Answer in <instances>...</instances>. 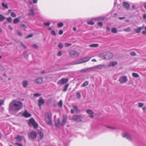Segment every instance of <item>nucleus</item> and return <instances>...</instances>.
I'll return each instance as SVG.
<instances>
[{
    "mask_svg": "<svg viewBox=\"0 0 146 146\" xmlns=\"http://www.w3.org/2000/svg\"><path fill=\"white\" fill-rule=\"evenodd\" d=\"M73 107L75 110V112L77 113L79 112V111L78 110L77 106H73Z\"/></svg>",
    "mask_w": 146,
    "mask_h": 146,
    "instance_id": "obj_32",
    "label": "nucleus"
},
{
    "mask_svg": "<svg viewBox=\"0 0 146 146\" xmlns=\"http://www.w3.org/2000/svg\"><path fill=\"white\" fill-rule=\"evenodd\" d=\"M8 28L10 30H12L13 29V28L12 27H11L10 25L8 26Z\"/></svg>",
    "mask_w": 146,
    "mask_h": 146,
    "instance_id": "obj_63",
    "label": "nucleus"
},
{
    "mask_svg": "<svg viewBox=\"0 0 146 146\" xmlns=\"http://www.w3.org/2000/svg\"><path fill=\"white\" fill-rule=\"evenodd\" d=\"M4 101L3 100H0V106H1L4 103Z\"/></svg>",
    "mask_w": 146,
    "mask_h": 146,
    "instance_id": "obj_57",
    "label": "nucleus"
},
{
    "mask_svg": "<svg viewBox=\"0 0 146 146\" xmlns=\"http://www.w3.org/2000/svg\"><path fill=\"white\" fill-rule=\"evenodd\" d=\"M87 23L88 24L91 25H93L94 24V23L92 21H89L87 22Z\"/></svg>",
    "mask_w": 146,
    "mask_h": 146,
    "instance_id": "obj_49",
    "label": "nucleus"
},
{
    "mask_svg": "<svg viewBox=\"0 0 146 146\" xmlns=\"http://www.w3.org/2000/svg\"><path fill=\"white\" fill-rule=\"evenodd\" d=\"M130 54L131 55L133 56H136V53L134 52H131Z\"/></svg>",
    "mask_w": 146,
    "mask_h": 146,
    "instance_id": "obj_48",
    "label": "nucleus"
},
{
    "mask_svg": "<svg viewBox=\"0 0 146 146\" xmlns=\"http://www.w3.org/2000/svg\"><path fill=\"white\" fill-rule=\"evenodd\" d=\"M44 101L42 97H40L38 100V105L39 107H40L41 106L44 104Z\"/></svg>",
    "mask_w": 146,
    "mask_h": 146,
    "instance_id": "obj_15",
    "label": "nucleus"
},
{
    "mask_svg": "<svg viewBox=\"0 0 146 146\" xmlns=\"http://www.w3.org/2000/svg\"><path fill=\"white\" fill-rule=\"evenodd\" d=\"M127 81V77L125 76H120L118 79V81L121 84L125 83Z\"/></svg>",
    "mask_w": 146,
    "mask_h": 146,
    "instance_id": "obj_6",
    "label": "nucleus"
},
{
    "mask_svg": "<svg viewBox=\"0 0 146 146\" xmlns=\"http://www.w3.org/2000/svg\"><path fill=\"white\" fill-rule=\"evenodd\" d=\"M84 63L83 59H80L76 61L75 62V64H77Z\"/></svg>",
    "mask_w": 146,
    "mask_h": 146,
    "instance_id": "obj_24",
    "label": "nucleus"
},
{
    "mask_svg": "<svg viewBox=\"0 0 146 146\" xmlns=\"http://www.w3.org/2000/svg\"><path fill=\"white\" fill-rule=\"evenodd\" d=\"M69 54L70 56L72 58L77 57L79 55V54L78 52L73 50L70 51L69 52Z\"/></svg>",
    "mask_w": 146,
    "mask_h": 146,
    "instance_id": "obj_7",
    "label": "nucleus"
},
{
    "mask_svg": "<svg viewBox=\"0 0 146 146\" xmlns=\"http://www.w3.org/2000/svg\"><path fill=\"white\" fill-rule=\"evenodd\" d=\"M0 17V22L2 21L5 19V17L1 14Z\"/></svg>",
    "mask_w": 146,
    "mask_h": 146,
    "instance_id": "obj_35",
    "label": "nucleus"
},
{
    "mask_svg": "<svg viewBox=\"0 0 146 146\" xmlns=\"http://www.w3.org/2000/svg\"><path fill=\"white\" fill-rule=\"evenodd\" d=\"M107 127L108 128L112 129H116V127H112L107 126Z\"/></svg>",
    "mask_w": 146,
    "mask_h": 146,
    "instance_id": "obj_56",
    "label": "nucleus"
},
{
    "mask_svg": "<svg viewBox=\"0 0 146 146\" xmlns=\"http://www.w3.org/2000/svg\"><path fill=\"white\" fill-rule=\"evenodd\" d=\"M22 84L23 87L25 88L28 84L29 82L28 81L24 80L22 82Z\"/></svg>",
    "mask_w": 146,
    "mask_h": 146,
    "instance_id": "obj_23",
    "label": "nucleus"
},
{
    "mask_svg": "<svg viewBox=\"0 0 146 146\" xmlns=\"http://www.w3.org/2000/svg\"><path fill=\"white\" fill-rule=\"evenodd\" d=\"M23 108V103L17 99L13 100L9 104V111L10 112H17Z\"/></svg>",
    "mask_w": 146,
    "mask_h": 146,
    "instance_id": "obj_1",
    "label": "nucleus"
},
{
    "mask_svg": "<svg viewBox=\"0 0 146 146\" xmlns=\"http://www.w3.org/2000/svg\"><path fill=\"white\" fill-rule=\"evenodd\" d=\"M69 84H66L64 86V88L63 89V91L65 92L67 90L68 88V87Z\"/></svg>",
    "mask_w": 146,
    "mask_h": 146,
    "instance_id": "obj_29",
    "label": "nucleus"
},
{
    "mask_svg": "<svg viewBox=\"0 0 146 146\" xmlns=\"http://www.w3.org/2000/svg\"><path fill=\"white\" fill-rule=\"evenodd\" d=\"M76 95L78 99H80V98L81 96L80 93L77 92L76 93Z\"/></svg>",
    "mask_w": 146,
    "mask_h": 146,
    "instance_id": "obj_39",
    "label": "nucleus"
},
{
    "mask_svg": "<svg viewBox=\"0 0 146 146\" xmlns=\"http://www.w3.org/2000/svg\"><path fill=\"white\" fill-rule=\"evenodd\" d=\"M33 36V35H29L28 36H27L26 37V38H31V37H32Z\"/></svg>",
    "mask_w": 146,
    "mask_h": 146,
    "instance_id": "obj_58",
    "label": "nucleus"
},
{
    "mask_svg": "<svg viewBox=\"0 0 146 146\" xmlns=\"http://www.w3.org/2000/svg\"><path fill=\"white\" fill-rule=\"evenodd\" d=\"M51 117L52 115L50 113L47 112L45 113V122L48 124L50 125H52Z\"/></svg>",
    "mask_w": 146,
    "mask_h": 146,
    "instance_id": "obj_2",
    "label": "nucleus"
},
{
    "mask_svg": "<svg viewBox=\"0 0 146 146\" xmlns=\"http://www.w3.org/2000/svg\"><path fill=\"white\" fill-rule=\"evenodd\" d=\"M123 30L126 32H129L130 30V27H128L127 28L124 29H123Z\"/></svg>",
    "mask_w": 146,
    "mask_h": 146,
    "instance_id": "obj_41",
    "label": "nucleus"
},
{
    "mask_svg": "<svg viewBox=\"0 0 146 146\" xmlns=\"http://www.w3.org/2000/svg\"><path fill=\"white\" fill-rule=\"evenodd\" d=\"M12 18L11 17H8L7 18V20L9 23H11L12 21Z\"/></svg>",
    "mask_w": 146,
    "mask_h": 146,
    "instance_id": "obj_42",
    "label": "nucleus"
},
{
    "mask_svg": "<svg viewBox=\"0 0 146 146\" xmlns=\"http://www.w3.org/2000/svg\"><path fill=\"white\" fill-rule=\"evenodd\" d=\"M101 57L103 59L109 60L113 57L112 54L109 52H104L101 54L100 55Z\"/></svg>",
    "mask_w": 146,
    "mask_h": 146,
    "instance_id": "obj_3",
    "label": "nucleus"
},
{
    "mask_svg": "<svg viewBox=\"0 0 146 146\" xmlns=\"http://www.w3.org/2000/svg\"><path fill=\"white\" fill-rule=\"evenodd\" d=\"M20 27L21 28H23L24 29H26L27 27L24 24H21L20 25Z\"/></svg>",
    "mask_w": 146,
    "mask_h": 146,
    "instance_id": "obj_51",
    "label": "nucleus"
},
{
    "mask_svg": "<svg viewBox=\"0 0 146 146\" xmlns=\"http://www.w3.org/2000/svg\"><path fill=\"white\" fill-rule=\"evenodd\" d=\"M63 32L62 30H60L59 31L58 33L59 35H61L63 34Z\"/></svg>",
    "mask_w": 146,
    "mask_h": 146,
    "instance_id": "obj_61",
    "label": "nucleus"
},
{
    "mask_svg": "<svg viewBox=\"0 0 146 146\" xmlns=\"http://www.w3.org/2000/svg\"><path fill=\"white\" fill-rule=\"evenodd\" d=\"M132 75L135 78H138L139 77V75L137 73H133Z\"/></svg>",
    "mask_w": 146,
    "mask_h": 146,
    "instance_id": "obj_36",
    "label": "nucleus"
},
{
    "mask_svg": "<svg viewBox=\"0 0 146 146\" xmlns=\"http://www.w3.org/2000/svg\"><path fill=\"white\" fill-rule=\"evenodd\" d=\"M86 112L89 115V116L90 118H93L94 117V112L90 109H88L86 110Z\"/></svg>",
    "mask_w": 146,
    "mask_h": 146,
    "instance_id": "obj_10",
    "label": "nucleus"
},
{
    "mask_svg": "<svg viewBox=\"0 0 146 146\" xmlns=\"http://www.w3.org/2000/svg\"><path fill=\"white\" fill-rule=\"evenodd\" d=\"M15 145H17L18 146H23V145L21 143H15Z\"/></svg>",
    "mask_w": 146,
    "mask_h": 146,
    "instance_id": "obj_60",
    "label": "nucleus"
},
{
    "mask_svg": "<svg viewBox=\"0 0 146 146\" xmlns=\"http://www.w3.org/2000/svg\"><path fill=\"white\" fill-rule=\"evenodd\" d=\"M58 105L61 107H62V100H60L58 103Z\"/></svg>",
    "mask_w": 146,
    "mask_h": 146,
    "instance_id": "obj_40",
    "label": "nucleus"
},
{
    "mask_svg": "<svg viewBox=\"0 0 146 146\" xmlns=\"http://www.w3.org/2000/svg\"><path fill=\"white\" fill-rule=\"evenodd\" d=\"M43 81V78L42 77L38 78L35 81V82L36 84H39L41 83Z\"/></svg>",
    "mask_w": 146,
    "mask_h": 146,
    "instance_id": "obj_16",
    "label": "nucleus"
},
{
    "mask_svg": "<svg viewBox=\"0 0 146 146\" xmlns=\"http://www.w3.org/2000/svg\"><path fill=\"white\" fill-rule=\"evenodd\" d=\"M17 34L20 36H22V35L20 32L19 31H17Z\"/></svg>",
    "mask_w": 146,
    "mask_h": 146,
    "instance_id": "obj_59",
    "label": "nucleus"
},
{
    "mask_svg": "<svg viewBox=\"0 0 146 146\" xmlns=\"http://www.w3.org/2000/svg\"><path fill=\"white\" fill-rule=\"evenodd\" d=\"M40 95H41L40 94H39L38 93H36L35 94H34V96L35 97H36L39 96Z\"/></svg>",
    "mask_w": 146,
    "mask_h": 146,
    "instance_id": "obj_52",
    "label": "nucleus"
},
{
    "mask_svg": "<svg viewBox=\"0 0 146 146\" xmlns=\"http://www.w3.org/2000/svg\"><path fill=\"white\" fill-rule=\"evenodd\" d=\"M144 29V25L143 27H139L137 29H134V31L136 33H139L141 32V30Z\"/></svg>",
    "mask_w": 146,
    "mask_h": 146,
    "instance_id": "obj_14",
    "label": "nucleus"
},
{
    "mask_svg": "<svg viewBox=\"0 0 146 146\" xmlns=\"http://www.w3.org/2000/svg\"><path fill=\"white\" fill-rule=\"evenodd\" d=\"M15 139L18 141H21L22 139V137L19 135H17L15 137Z\"/></svg>",
    "mask_w": 146,
    "mask_h": 146,
    "instance_id": "obj_19",
    "label": "nucleus"
},
{
    "mask_svg": "<svg viewBox=\"0 0 146 146\" xmlns=\"http://www.w3.org/2000/svg\"><path fill=\"white\" fill-rule=\"evenodd\" d=\"M62 55V52L61 51H59L57 53V56H61Z\"/></svg>",
    "mask_w": 146,
    "mask_h": 146,
    "instance_id": "obj_53",
    "label": "nucleus"
},
{
    "mask_svg": "<svg viewBox=\"0 0 146 146\" xmlns=\"http://www.w3.org/2000/svg\"><path fill=\"white\" fill-rule=\"evenodd\" d=\"M21 18V17H18L17 18H15L13 20V23L14 24H16L17 23L19 22Z\"/></svg>",
    "mask_w": 146,
    "mask_h": 146,
    "instance_id": "obj_25",
    "label": "nucleus"
},
{
    "mask_svg": "<svg viewBox=\"0 0 146 146\" xmlns=\"http://www.w3.org/2000/svg\"><path fill=\"white\" fill-rule=\"evenodd\" d=\"M5 69V68L4 66L0 64V71H3Z\"/></svg>",
    "mask_w": 146,
    "mask_h": 146,
    "instance_id": "obj_37",
    "label": "nucleus"
},
{
    "mask_svg": "<svg viewBox=\"0 0 146 146\" xmlns=\"http://www.w3.org/2000/svg\"><path fill=\"white\" fill-rule=\"evenodd\" d=\"M72 118L73 120L76 122H80L82 121V117L80 115H74Z\"/></svg>",
    "mask_w": 146,
    "mask_h": 146,
    "instance_id": "obj_8",
    "label": "nucleus"
},
{
    "mask_svg": "<svg viewBox=\"0 0 146 146\" xmlns=\"http://www.w3.org/2000/svg\"><path fill=\"white\" fill-rule=\"evenodd\" d=\"M72 44L70 43H65V46L69 47L71 46Z\"/></svg>",
    "mask_w": 146,
    "mask_h": 146,
    "instance_id": "obj_43",
    "label": "nucleus"
},
{
    "mask_svg": "<svg viewBox=\"0 0 146 146\" xmlns=\"http://www.w3.org/2000/svg\"><path fill=\"white\" fill-rule=\"evenodd\" d=\"M68 80V78H62L57 82V84L60 85L66 83Z\"/></svg>",
    "mask_w": 146,
    "mask_h": 146,
    "instance_id": "obj_9",
    "label": "nucleus"
},
{
    "mask_svg": "<svg viewBox=\"0 0 146 146\" xmlns=\"http://www.w3.org/2000/svg\"><path fill=\"white\" fill-rule=\"evenodd\" d=\"M32 46L33 48L36 49L38 48V46L35 44H34L32 45Z\"/></svg>",
    "mask_w": 146,
    "mask_h": 146,
    "instance_id": "obj_50",
    "label": "nucleus"
},
{
    "mask_svg": "<svg viewBox=\"0 0 146 146\" xmlns=\"http://www.w3.org/2000/svg\"><path fill=\"white\" fill-rule=\"evenodd\" d=\"M29 124L31 126H33L35 128H36L38 125V124L35 122L34 119L33 118L29 120Z\"/></svg>",
    "mask_w": 146,
    "mask_h": 146,
    "instance_id": "obj_5",
    "label": "nucleus"
},
{
    "mask_svg": "<svg viewBox=\"0 0 146 146\" xmlns=\"http://www.w3.org/2000/svg\"><path fill=\"white\" fill-rule=\"evenodd\" d=\"M88 84V82L87 81H85L81 85V87H84L87 86Z\"/></svg>",
    "mask_w": 146,
    "mask_h": 146,
    "instance_id": "obj_33",
    "label": "nucleus"
},
{
    "mask_svg": "<svg viewBox=\"0 0 146 146\" xmlns=\"http://www.w3.org/2000/svg\"><path fill=\"white\" fill-rule=\"evenodd\" d=\"M51 33L54 36H55L56 35V33L54 31H51Z\"/></svg>",
    "mask_w": 146,
    "mask_h": 146,
    "instance_id": "obj_55",
    "label": "nucleus"
},
{
    "mask_svg": "<svg viewBox=\"0 0 146 146\" xmlns=\"http://www.w3.org/2000/svg\"><path fill=\"white\" fill-rule=\"evenodd\" d=\"M92 68H92V67H91L89 68L82 69L81 70L80 72L81 73H84L87 72L89 71L90 70H92Z\"/></svg>",
    "mask_w": 146,
    "mask_h": 146,
    "instance_id": "obj_17",
    "label": "nucleus"
},
{
    "mask_svg": "<svg viewBox=\"0 0 146 146\" xmlns=\"http://www.w3.org/2000/svg\"><path fill=\"white\" fill-rule=\"evenodd\" d=\"M122 137L126 138L130 141H133V138L132 135L129 133L127 132H124L121 134Z\"/></svg>",
    "mask_w": 146,
    "mask_h": 146,
    "instance_id": "obj_4",
    "label": "nucleus"
},
{
    "mask_svg": "<svg viewBox=\"0 0 146 146\" xmlns=\"http://www.w3.org/2000/svg\"><path fill=\"white\" fill-rule=\"evenodd\" d=\"M122 5L123 7L126 9H127L129 7V4L128 3L125 2H123Z\"/></svg>",
    "mask_w": 146,
    "mask_h": 146,
    "instance_id": "obj_26",
    "label": "nucleus"
},
{
    "mask_svg": "<svg viewBox=\"0 0 146 146\" xmlns=\"http://www.w3.org/2000/svg\"><path fill=\"white\" fill-rule=\"evenodd\" d=\"M58 26L59 27H62L63 26V24L62 23H60L58 24Z\"/></svg>",
    "mask_w": 146,
    "mask_h": 146,
    "instance_id": "obj_44",
    "label": "nucleus"
},
{
    "mask_svg": "<svg viewBox=\"0 0 146 146\" xmlns=\"http://www.w3.org/2000/svg\"><path fill=\"white\" fill-rule=\"evenodd\" d=\"M21 46L25 48H27L26 46L23 44L22 43H21Z\"/></svg>",
    "mask_w": 146,
    "mask_h": 146,
    "instance_id": "obj_62",
    "label": "nucleus"
},
{
    "mask_svg": "<svg viewBox=\"0 0 146 146\" xmlns=\"http://www.w3.org/2000/svg\"><path fill=\"white\" fill-rule=\"evenodd\" d=\"M60 124V120L58 118L55 121V125L56 126H58Z\"/></svg>",
    "mask_w": 146,
    "mask_h": 146,
    "instance_id": "obj_28",
    "label": "nucleus"
},
{
    "mask_svg": "<svg viewBox=\"0 0 146 146\" xmlns=\"http://www.w3.org/2000/svg\"><path fill=\"white\" fill-rule=\"evenodd\" d=\"M98 46L97 44H93L89 45V46L91 47H97Z\"/></svg>",
    "mask_w": 146,
    "mask_h": 146,
    "instance_id": "obj_30",
    "label": "nucleus"
},
{
    "mask_svg": "<svg viewBox=\"0 0 146 146\" xmlns=\"http://www.w3.org/2000/svg\"><path fill=\"white\" fill-rule=\"evenodd\" d=\"M91 58V57H87L83 58V60L84 62H86L88 61Z\"/></svg>",
    "mask_w": 146,
    "mask_h": 146,
    "instance_id": "obj_27",
    "label": "nucleus"
},
{
    "mask_svg": "<svg viewBox=\"0 0 146 146\" xmlns=\"http://www.w3.org/2000/svg\"><path fill=\"white\" fill-rule=\"evenodd\" d=\"M58 46L61 49L63 46V45L62 43H60L59 44Z\"/></svg>",
    "mask_w": 146,
    "mask_h": 146,
    "instance_id": "obj_45",
    "label": "nucleus"
},
{
    "mask_svg": "<svg viewBox=\"0 0 146 146\" xmlns=\"http://www.w3.org/2000/svg\"><path fill=\"white\" fill-rule=\"evenodd\" d=\"M43 24L45 26H48L50 25V22H48L47 23H44Z\"/></svg>",
    "mask_w": 146,
    "mask_h": 146,
    "instance_id": "obj_46",
    "label": "nucleus"
},
{
    "mask_svg": "<svg viewBox=\"0 0 146 146\" xmlns=\"http://www.w3.org/2000/svg\"><path fill=\"white\" fill-rule=\"evenodd\" d=\"M143 18L144 19H145L146 18V14H145L143 15Z\"/></svg>",
    "mask_w": 146,
    "mask_h": 146,
    "instance_id": "obj_64",
    "label": "nucleus"
},
{
    "mask_svg": "<svg viewBox=\"0 0 146 146\" xmlns=\"http://www.w3.org/2000/svg\"><path fill=\"white\" fill-rule=\"evenodd\" d=\"M37 132L38 135L40 136V138L42 139L44 135L43 133L40 130H38Z\"/></svg>",
    "mask_w": 146,
    "mask_h": 146,
    "instance_id": "obj_22",
    "label": "nucleus"
},
{
    "mask_svg": "<svg viewBox=\"0 0 146 146\" xmlns=\"http://www.w3.org/2000/svg\"><path fill=\"white\" fill-rule=\"evenodd\" d=\"M29 13L28 15L29 16H33L34 15V12L33 9H30L29 10Z\"/></svg>",
    "mask_w": 146,
    "mask_h": 146,
    "instance_id": "obj_21",
    "label": "nucleus"
},
{
    "mask_svg": "<svg viewBox=\"0 0 146 146\" xmlns=\"http://www.w3.org/2000/svg\"><path fill=\"white\" fill-rule=\"evenodd\" d=\"M144 106V104L143 103H139L138 104V106L139 107H143Z\"/></svg>",
    "mask_w": 146,
    "mask_h": 146,
    "instance_id": "obj_47",
    "label": "nucleus"
},
{
    "mask_svg": "<svg viewBox=\"0 0 146 146\" xmlns=\"http://www.w3.org/2000/svg\"><path fill=\"white\" fill-rule=\"evenodd\" d=\"M98 24L99 26L102 27L103 25V24L102 22H99L98 23Z\"/></svg>",
    "mask_w": 146,
    "mask_h": 146,
    "instance_id": "obj_54",
    "label": "nucleus"
},
{
    "mask_svg": "<svg viewBox=\"0 0 146 146\" xmlns=\"http://www.w3.org/2000/svg\"><path fill=\"white\" fill-rule=\"evenodd\" d=\"M117 64V62H113L111 61L108 65V66L109 67L111 66H114Z\"/></svg>",
    "mask_w": 146,
    "mask_h": 146,
    "instance_id": "obj_20",
    "label": "nucleus"
},
{
    "mask_svg": "<svg viewBox=\"0 0 146 146\" xmlns=\"http://www.w3.org/2000/svg\"><path fill=\"white\" fill-rule=\"evenodd\" d=\"M111 31L113 33H116L117 32V30L115 28H113L112 29Z\"/></svg>",
    "mask_w": 146,
    "mask_h": 146,
    "instance_id": "obj_34",
    "label": "nucleus"
},
{
    "mask_svg": "<svg viewBox=\"0 0 146 146\" xmlns=\"http://www.w3.org/2000/svg\"><path fill=\"white\" fill-rule=\"evenodd\" d=\"M37 136V134L36 132L35 131H32L30 133V136L29 137H31V138L34 139L36 138Z\"/></svg>",
    "mask_w": 146,
    "mask_h": 146,
    "instance_id": "obj_12",
    "label": "nucleus"
},
{
    "mask_svg": "<svg viewBox=\"0 0 146 146\" xmlns=\"http://www.w3.org/2000/svg\"><path fill=\"white\" fill-rule=\"evenodd\" d=\"M23 115L25 117H30L31 116V114L28 113L27 110H25L23 113Z\"/></svg>",
    "mask_w": 146,
    "mask_h": 146,
    "instance_id": "obj_18",
    "label": "nucleus"
},
{
    "mask_svg": "<svg viewBox=\"0 0 146 146\" xmlns=\"http://www.w3.org/2000/svg\"><path fill=\"white\" fill-rule=\"evenodd\" d=\"M10 15L12 17H15L17 16L16 15L15 13L13 12H11V13Z\"/></svg>",
    "mask_w": 146,
    "mask_h": 146,
    "instance_id": "obj_38",
    "label": "nucleus"
},
{
    "mask_svg": "<svg viewBox=\"0 0 146 146\" xmlns=\"http://www.w3.org/2000/svg\"><path fill=\"white\" fill-rule=\"evenodd\" d=\"M1 5L3 7L6 9H7L8 8L7 5L4 2L2 3Z\"/></svg>",
    "mask_w": 146,
    "mask_h": 146,
    "instance_id": "obj_31",
    "label": "nucleus"
},
{
    "mask_svg": "<svg viewBox=\"0 0 146 146\" xmlns=\"http://www.w3.org/2000/svg\"><path fill=\"white\" fill-rule=\"evenodd\" d=\"M67 115H65L63 116L62 120L61 123L62 126H64L65 125L67 121Z\"/></svg>",
    "mask_w": 146,
    "mask_h": 146,
    "instance_id": "obj_13",
    "label": "nucleus"
},
{
    "mask_svg": "<svg viewBox=\"0 0 146 146\" xmlns=\"http://www.w3.org/2000/svg\"><path fill=\"white\" fill-rule=\"evenodd\" d=\"M106 67V65L104 64L99 65L97 66H95L94 67H92V70H93L95 68H97L98 69H102L103 68Z\"/></svg>",
    "mask_w": 146,
    "mask_h": 146,
    "instance_id": "obj_11",
    "label": "nucleus"
}]
</instances>
